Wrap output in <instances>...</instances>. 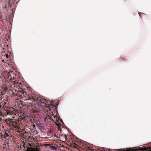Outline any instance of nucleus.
<instances>
[{"instance_id":"1","label":"nucleus","mask_w":151,"mask_h":151,"mask_svg":"<svg viewBox=\"0 0 151 151\" xmlns=\"http://www.w3.org/2000/svg\"><path fill=\"white\" fill-rule=\"evenodd\" d=\"M37 95V96H34L31 95V96H30L28 97V99H27V100L28 99L32 101L36 102L37 104L41 106L44 107L46 106L49 108L52 107L55 108L58 105V101H48L44 98H42V96L38 97V95Z\"/></svg>"},{"instance_id":"2","label":"nucleus","mask_w":151,"mask_h":151,"mask_svg":"<svg viewBox=\"0 0 151 151\" xmlns=\"http://www.w3.org/2000/svg\"><path fill=\"white\" fill-rule=\"evenodd\" d=\"M5 121L7 124L12 129L17 132L19 130L20 120L13 119H6Z\"/></svg>"},{"instance_id":"3","label":"nucleus","mask_w":151,"mask_h":151,"mask_svg":"<svg viewBox=\"0 0 151 151\" xmlns=\"http://www.w3.org/2000/svg\"><path fill=\"white\" fill-rule=\"evenodd\" d=\"M42 119L44 122H49L52 120V116L49 115H44L42 117Z\"/></svg>"},{"instance_id":"4","label":"nucleus","mask_w":151,"mask_h":151,"mask_svg":"<svg viewBox=\"0 0 151 151\" xmlns=\"http://www.w3.org/2000/svg\"><path fill=\"white\" fill-rule=\"evenodd\" d=\"M35 107L33 105H31L30 106L31 111L33 113H37L39 112V111L37 109H34Z\"/></svg>"},{"instance_id":"5","label":"nucleus","mask_w":151,"mask_h":151,"mask_svg":"<svg viewBox=\"0 0 151 151\" xmlns=\"http://www.w3.org/2000/svg\"><path fill=\"white\" fill-rule=\"evenodd\" d=\"M4 102H2V104L3 106H6V104L7 103H8V98L6 97V98L4 99Z\"/></svg>"},{"instance_id":"6","label":"nucleus","mask_w":151,"mask_h":151,"mask_svg":"<svg viewBox=\"0 0 151 151\" xmlns=\"http://www.w3.org/2000/svg\"><path fill=\"white\" fill-rule=\"evenodd\" d=\"M37 151V150H35L32 147H27V148L26 151Z\"/></svg>"},{"instance_id":"7","label":"nucleus","mask_w":151,"mask_h":151,"mask_svg":"<svg viewBox=\"0 0 151 151\" xmlns=\"http://www.w3.org/2000/svg\"><path fill=\"white\" fill-rule=\"evenodd\" d=\"M29 121L32 123H34L35 122V120L33 117H30L29 118Z\"/></svg>"},{"instance_id":"8","label":"nucleus","mask_w":151,"mask_h":151,"mask_svg":"<svg viewBox=\"0 0 151 151\" xmlns=\"http://www.w3.org/2000/svg\"><path fill=\"white\" fill-rule=\"evenodd\" d=\"M8 131H6L5 132V134H4V137H8L9 135L8 134V133H9Z\"/></svg>"},{"instance_id":"9","label":"nucleus","mask_w":151,"mask_h":151,"mask_svg":"<svg viewBox=\"0 0 151 151\" xmlns=\"http://www.w3.org/2000/svg\"><path fill=\"white\" fill-rule=\"evenodd\" d=\"M50 148L53 150H56L57 149L56 147L53 146H50Z\"/></svg>"},{"instance_id":"10","label":"nucleus","mask_w":151,"mask_h":151,"mask_svg":"<svg viewBox=\"0 0 151 151\" xmlns=\"http://www.w3.org/2000/svg\"><path fill=\"white\" fill-rule=\"evenodd\" d=\"M21 95H14V96H13V97L14 98H17V100H19V98H17V96L18 97H19V96H20Z\"/></svg>"},{"instance_id":"11","label":"nucleus","mask_w":151,"mask_h":151,"mask_svg":"<svg viewBox=\"0 0 151 151\" xmlns=\"http://www.w3.org/2000/svg\"><path fill=\"white\" fill-rule=\"evenodd\" d=\"M148 148L146 147H144L142 148V149H141V151H147L148 150Z\"/></svg>"},{"instance_id":"12","label":"nucleus","mask_w":151,"mask_h":151,"mask_svg":"<svg viewBox=\"0 0 151 151\" xmlns=\"http://www.w3.org/2000/svg\"><path fill=\"white\" fill-rule=\"evenodd\" d=\"M7 0V3H8V4H9V3H10V0Z\"/></svg>"},{"instance_id":"13","label":"nucleus","mask_w":151,"mask_h":151,"mask_svg":"<svg viewBox=\"0 0 151 151\" xmlns=\"http://www.w3.org/2000/svg\"><path fill=\"white\" fill-rule=\"evenodd\" d=\"M142 148H141V147H139L138 150H140L141 151V149H142Z\"/></svg>"},{"instance_id":"14","label":"nucleus","mask_w":151,"mask_h":151,"mask_svg":"<svg viewBox=\"0 0 151 151\" xmlns=\"http://www.w3.org/2000/svg\"><path fill=\"white\" fill-rule=\"evenodd\" d=\"M23 146L24 147V148H25V145L24 144L23 145Z\"/></svg>"},{"instance_id":"15","label":"nucleus","mask_w":151,"mask_h":151,"mask_svg":"<svg viewBox=\"0 0 151 151\" xmlns=\"http://www.w3.org/2000/svg\"><path fill=\"white\" fill-rule=\"evenodd\" d=\"M1 105H0V108H1Z\"/></svg>"},{"instance_id":"16","label":"nucleus","mask_w":151,"mask_h":151,"mask_svg":"<svg viewBox=\"0 0 151 151\" xmlns=\"http://www.w3.org/2000/svg\"><path fill=\"white\" fill-rule=\"evenodd\" d=\"M65 137H66V135H65Z\"/></svg>"},{"instance_id":"17","label":"nucleus","mask_w":151,"mask_h":151,"mask_svg":"<svg viewBox=\"0 0 151 151\" xmlns=\"http://www.w3.org/2000/svg\"><path fill=\"white\" fill-rule=\"evenodd\" d=\"M29 145H31V144H29Z\"/></svg>"}]
</instances>
